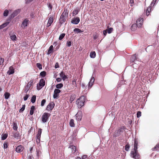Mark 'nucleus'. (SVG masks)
Wrapping results in <instances>:
<instances>
[{
	"instance_id": "nucleus-57",
	"label": "nucleus",
	"mask_w": 159,
	"mask_h": 159,
	"mask_svg": "<svg viewBox=\"0 0 159 159\" xmlns=\"http://www.w3.org/2000/svg\"><path fill=\"white\" fill-rule=\"evenodd\" d=\"M71 42L70 41H67L66 43V46L68 47H70L71 46Z\"/></svg>"
},
{
	"instance_id": "nucleus-31",
	"label": "nucleus",
	"mask_w": 159,
	"mask_h": 159,
	"mask_svg": "<svg viewBox=\"0 0 159 159\" xmlns=\"http://www.w3.org/2000/svg\"><path fill=\"white\" fill-rule=\"evenodd\" d=\"M40 137L41 135L37 134L36 141L37 143H39L40 141Z\"/></svg>"
},
{
	"instance_id": "nucleus-14",
	"label": "nucleus",
	"mask_w": 159,
	"mask_h": 159,
	"mask_svg": "<svg viewBox=\"0 0 159 159\" xmlns=\"http://www.w3.org/2000/svg\"><path fill=\"white\" fill-rule=\"evenodd\" d=\"M139 141L137 139H135L134 141V148L133 149L134 150H138V146Z\"/></svg>"
},
{
	"instance_id": "nucleus-35",
	"label": "nucleus",
	"mask_w": 159,
	"mask_h": 159,
	"mask_svg": "<svg viewBox=\"0 0 159 159\" xmlns=\"http://www.w3.org/2000/svg\"><path fill=\"white\" fill-rule=\"evenodd\" d=\"M4 96L5 97V98L6 99H7L9 98L10 96V94L9 93L6 92L4 93Z\"/></svg>"
},
{
	"instance_id": "nucleus-62",
	"label": "nucleus",
	"mask_w": 159,
	"mask_h": 159,
	"mask_svg": "<svg viewBox=\"0 0 159 159\" xmlns=\"http://www.w3.org/2000/svg\"><path fill=\"white\" fill-rule=\"evenodd\" d=\"M94 81V77H91V80H90V81L91 82H92L93 83Z\"/></svg>"
},
{
	"instance_id": "nucleus-47",
	"label": "nucleus",
	"mask_w": 159,
	"mask_h": 159,
	"mask_svg": "<svg viewBox=\"0 0 159 159\" xmlns=\"http://www.w3.org/2000/svg\"><path fill=\"white\" fill-rule=\"evenodd\" d=\"M121 134V133H119V132H118V130L116 131L114 133L115 136L116 137L118 136Z\"/></svg>"
},
{
	"instance_id": "nucleus-26",
	"label": "nucleus",
	"mask_w": 159,
	"mask_h": 159,
	"mask_svg": "<svg viewBox=\"0 0 159 159\" xmlns=\"http://www.w3.org/2000/svg\"><path fill=\"white\" fill-rule=\"evenodd\" d=\"M35 110V107L34 106H32L30 109V115H32L33 114L34 111Z\"/></svg>"
},
{
	"instance_id": "nucleus-20",
	"label": "nucleus",
	"mask_w": 159,
	"mask_h": 159,
	"mask_svg": "<svg viewBox=\"0 0 159 159\" xmlns=\"http://www.w3.org/2000/svg\"><path fill=\"white\" fill-rule=\"evenodd\" d=\"M60 77L62 78L63 80H64L66 79L67 78V76L65 75V74L63 71L61 72L60 74Z\"/></svg>"
},
{
	"instance_id": "nucleus-9",
	"label": "nucleus",
	"mask_w": 159,
	"mask_h": 159,
	"mask_svg": "<svg viewBox=\"0 0 159 159\" xmlns=\"http://www.w3.org/2000/svg\"><path fill=\"white\" fill-rule=\"evenodd\" d=\"M61 92V90L58 89H55L53 95V98H58L59 93Z\"/></svg>"
},
{
	"instance_id": "nucleus-50",
	"label": "nucleus",
	"mask_w": 159,
	"mask_h": 159,
	"mask_svg": "<svg viewBox=\"0 0 159 159\" xmlns=\"http://www.w3.org/2000/svg\"><path fill=\"white\" fill-rule=\"evenodd\" d=\"M16 37L15 35H13L11 36V39L12 40H16Z\"/></svg>"
},
{
	"instance_id": "nucleus-54",
	"label": "nucleus",
	"mask_w": 159,
	"mask_h": 159,
	"mask_svg": "<svg viewBox=\"0 0 159 159\" xmlns=\"http://www.w3.org/2000/svg\"><path fill=\"white\" fill-rule=\"evenodd\" d=\"M30 96V95L29 94H26L24 97V101H26V100Z\"/></svg>"
},
{
	"instance_id": "nucleus-51",
	"label": "nucleus",
	"mask_w": 159,
	"mask_h": 159,
	"mask_svg": "<svg viewBox=\"0 0 159 159\" xmlns=\"http://www.w3.org/2000/svg\"><path fill=\"white\" fill-rule=\"evenodd\" d=\"M4 59L3 58L0 57V65L3 64L4 61Z\"/></svg>"
},
{
	"instance_id": "nucleus-46",
	"label": "nucleus",
	"mask_w": 159,
	"mask_h": 159,
	"mask_svg": "<svg viewBox=\"0 0 159 159\" xmlns=\"http://www.w3.org/2000/svg\"><path fill=\"white\" fill-rule=\"evenodd\" d=\"M36 66L40 70L42 69V66L41 64L39 63H37L36 64Z\"/></svg>"
},
{
	"instance_id": "nucleus-19",
	"label": "nucleus",
	"mask_w": 159,
	"mask_h": 159,
	"mask_svg": "<svg viewBox=\"0 0 159 159\" xmlns=\"http://www.w3.org/2000/svg\"><path fill=\"white\" fill-rule=\"evenodd\" d=\"M80 9L79 7H77L74 9L73 12V16H74L78 14L79 12L80 11Z\"/></svg>"
},
{
	"instance_id": "nucleus-3",
	"label": "nucleus",
	"mask_w": 159,
	"mask_h": 159,
	"mask_svg": "<svg viewBox=\"0 0 159 159\" xmlns=\"http://www.w3.org/2000/svg\"><path fill=\"white\" fill-rule=\"evenodd\" d=\"M130 157L135 159H139L140 155L138 153V150H134L132 149L130 153Z\"/></svg>"
},
{
	"instance_id": "nucleus-36",
	"label": "nucleus",
	"mask_w": 159,
	"mask_h": 159,
	"mask_svg": "<svg viewBox=\"0 0 159 159\" xmlns=\"http://www.w3.org/2000/svg\"><path fill=\"white\" fill-rule=\"evenodd\" d=\"M46 72L44 71L41 72L40 74V76H41L43 77H44L46 76Z\"/></svg>"
},
{
	"instance_id": "nucleus-7",
	"label": "nucleus",
	"mask_w": 159,
	"mask_h": 159,
	"mask_svg": "<svg viewBox=\"0 0 159 159\" xmlns=\"http://www.w3.org/2000/svg\"><path fill=\"white\" fill-rule=\"evenodd\" d=\"M33 82V80H30V82H28L27 85L26 86H25V93H27V92L29 90L30 88V87L32 85Z\"/></svg>"
},
{
	"instance_id": "nucleus-13",
	"label": "nucleus",
	"mask_w": 159,
	"mask_h": 159,
	"mask_svg": "<svg viewBox=\"0 0 159 159\" xmlns=\"http://www.w3.org/2000/svg\"><path fill=\"white\" fill-rule=\"evenodd\" d=\"M53 15L50 17L47 25V27H48L51 25L52 24L53 22Z\"/></svg>"
},
{
	"instance_id": "nucleus-12",
	"label": "nucleus",
	"mask_w": 159,
	"mask_h": 159,
	"mask_svg": "<svg viewBox=\"0 0 159 159\" xmlns=\"http://www.w3.org/2000/svg\"><path fill=\"white\" fill-rule=\"evenodd\" d=\"M76 117L77 120L78 121L81 120L82 118V113L80 111L78 112L76 115Z\"/></svg>"
},
{
	"instance_id": "nucleus-60",
	"label": "nucleus",
	"mask_w": 159,
	"mask_h": 159,
	"mask_svg": "<svg viewBox=\"0 0 159 159\" xmlns=\"http://www.w3.org/2000/svg\"><path fill=\"white\" fill-rule=\"evenodd\" d=\"M30 16L32 18H33L34 17V13L32 12L30 14Z\"/></svg>"
},
{
	"instance_id": "nucleus-11",
	"label": "nucleus",
	"mask_w": 159,
	"mask_h": 159,
	"mask_svg": "<svg viewBox=\"0 0 159 159\" xmlns=\"http://www.w3.org/2000/svg\"><path fill=\"white\" fill-rule=\"evenodd\" d=\"M80 21V19L79 17L73 18L71 21V23L75 24H77Z\"/></svg>"
},
{
	"instance_id": "nucleus-1",
	"label": "nucleus",
	"mask_w": 159,
	"mask_h": 159,
	"mask_svg": "<svg viewBox=\"0 0 159 159\" xmlns=\"http://www.w3.org/2000/svg\"><path fill=\"white\" fill-rule=\"evenodd\" d=\"M68 12L67 9H65L62 13L61 15L59 23L61 24L66 20V18L68 16Z\"/></svg>"
},
{
	"instance_id": "nucleus-10",
	"label": "nucleus",
	"mask_w": 159,
	"mask_h": 159,
	"mask_svg": "<svg viewBox=\"0 0 159 159\" xmlns=\"http://www.w3.org/2000/svg\"><path fill=\"white\" fill-rule=\"evenodd\" d=\"M29 22V21L27 18L25 19L22 22L21 27L23 28H24L25 27L27 26Z\"/></svg>"
},
{
	"instance_id": "nucleus-6",
	"label": "nucleus",
	"mask_w": 159,
	"mask_h": 159,
	"mask_svg": "<svg viewBox=\"0 0 159 159\" xmlns=\"http://www.w3.org/2000/svg\"><path fill=\"white\" fill-rule=\"evenodd\" d=\"M54 106L55 104L54 102H51L47 105L46 108V110L48 111H51L54 107Z\"/></svg>"
},
{
	"instance_id": "nucleus-64",
	"label": "nucleus",
	"mask_w": 159,
	"mask_h": 159,
	"mask_svg": "<svg viewBox=\"0 0 159 159\" xmlns=\"http://www.w3.org/2000/svg\"><path fill=\"white\" fill-rule=\"evenodd\" d=\"M103 34L105 36L106 35L107 33V30H105L103 31Z\"/></svg>"
},
{
	"instance_id": "nucleus-21",
	"label": "nucleus",
	"mask_w": 159,
	"mask_h": 159,
	"mask_svg": "<svg viewBox=\"0 0 159 159\" xmlns=\"http://www.w3.org/2000/svg\"><path fill=\"white\" fill-rule=\"evenodd\" d=\"M53 46L52 45H51L50 47H49V49L48 50V52L47 53V54L48 55H49L50 53H51L53 52Z\"/></svg>"
},
{
	"instance_id": "nucleus-63",
	"label": "nucleus",
	"mask_w": 159,
	"mask_h": 159,
	"mask_svg": "<svg viewBox=\"0 0 159 159\" xmlns=\"http://www.w3.org/2000/svg\"><path fill=\"white\" fill-rule=\"evenodd\" d=\"M87 155H84L82 157V159H85L87 158Z\"/></svg>"
},
{
	"instance_id": "nucleus-15",
	"label": "nucleus",
	"mask_w": 159,
	"mask_h": 159,
	"mask_svg": "<svg viewBox=\"0 0 159 159\" xmlns=\"http://www.w3.org/2000/svg\"><path fill=\"white\" fill-rule=\"evenodd\" d=\"M24 149V147L21 145H19L18 146L16 149V151L20 153L23 151Z\"/></svg>"
},
{
	"instance_id": "nucleus-30",
	"label": "nucleus",
	"mask_w": 159,
	"mask_h": 159,
	"mask_svg": "<svg viewBox=\"0 0 159 159\" xmlns=\"http://www.w3.org/2000/svg\"><path fill=\"white\" fill-rule=\"evenodd\" d=\"M74 31L76 33H80L83 32V31H81L80 29L78 28H76L74 29Z\"/></svg>"
},
{
	"instance_id": "nucleus-48",
	"label": "nucleus",
	"mask_w": 159,
	"mask_h": 159,
	"mask_svg": "<svg viewBox=\"0 0 159 159\" xmlns=\"http://www.w3.org/2000/svg\"><path fill=\"white\" fill-rule=\"evenodd\" d=\"M8 146V143L7 142H5L3 144V148L4 149L7 148Z\"/></svg>"
},
{
	"instance_id": "nucleus-40",
	"label": "nucleus",
	"mask_w": 159,
	"mask_h": 159,
	"mask_svg": "<svg viewBox=\"0 0 159 159\" xmlns=\"http://www.w3.org/2000/svg\"><path fill=\"white\" fill-rule=\"evenodd\" d=\"M77 79L75 78L74 79L72 82V84L74 85L75 87H76L77 85L76 84V81Z\"/></svg>"
},
{
	"instance_id": "nucleus-4",
	"label": "nucleus",
	"mask_w": 159,
	"mask_h": 159,
	"mask_svg": "<svg viewBox=\"0 0 159 159\" xmlns=\"http://www.w3.org/2000/svg\"><path fill=\"white\" fill-rule=\"evenodd\" d=\"M51 116V114L48 112H44L42 115L41 120L43 122L45 123L48 120V118Z\"/></svg>"
},
{
	"instance_id": "nucleus-37",
	"label": "nucleus",
	"mask_w": 159,
	"mask_h": 159,
	"mask_svg": "<svg viewBox=\"0 0 159 159\" xmlns=\"http://www.w3.org/2000/svg\"><path fill=\"white\" fill-rule=\"evenodd\" d=\"M7 134H5L2 135V140H4L7 139Z\"/></svg>"
},
{
	"instance_id": "nucleus-55",
	"label": "nucleus",
	"mask_w": 159,
	"mask_h": 159,
	"mask_svg": "<svg viewBox=\"0 0 159 159\" xmlns=\"http://www.w3.org/2000/svg\"><path fill=\"white\" fill-rule=\"evenodd\" d=\"M141 115V112L140 111H138L137 113V116L138 118Z\"/></svg>"
},
{
	"instance_id": "nucleus-17",
	"label": "nucleus",
	"mask_w": 159,
	"mask_h": 159,
	"mask_svg": "<svg viewBox=\"0 0 159 159\" xmlns=\"http://www.w3.org/2000/svg\"><path fill=\"white\" fill-rule=\"evenodd\" d=\"M20 12V9H18L17 10L15 11L11 15V18H13L15 16H16Z\"/></svg>"
},
{
	"instance_id": "nucleus-33",
	"label": "nucleus",
	"mask_w": 159,
	"mask_h": 159,
	"mask_svg": "<svg viewBox=\"0 0 159 159\" xmlns=\"http://www.w3.org/2000/svg\"><path fill=\"white\" fill-rule=\"evenodd\" d=\"M69 124L70 126L71 127H74L75 126V124L73 119H72L70 120Z\"/></svg>"
},
{
	"instance_id": "nucleus-42",
	"label": "nucleus",
	"mask_w": 159,
	"mask_h": 159,
	"mask_svg": "<svg viewBox=\"0 0 159 159\" xmlns=\"http://www.w3.org/2000/svg\"><path fill=\"white\" fill-rule=\"evenodd\" d=\"M46 102V100L45 99H43L41 102V106L42 107H43L44 106L45 104V103Z\"/></svg>"
},
{
	"instance_id": "nucleus-41",
	"label": "nucleus",
	"mask_w": 159,
	"mask_h": 159,
	"mask_svg": "<svg viewBox=\"0 0 159 159\" xmlns=\"http://www.w3.org/2000/svg\"><path fill=\"white\" fill-rule=\"evenodd\" d=\"M65 33H62L60 34L59 36V40H61L65 37Z\"/></svg>"
},
{
	"instance_id": "nucleus-45",
	"label": "nucleus",
	"mask_w": 159,
	"mask_h": 159,
	"mask_svg": "<svg viewBox=\"0 0 159 159\" xmlns=\"http://www.w3.org/2000/svg\"><path fill=\"white\" fill-rule=\"evenodd\" d=\"M9 11L8 10H5L3 13V16H8Z\"/></svg>"
},
{
	"instance_id": "nucleus-59",
	"label": "nucleus",
	"mask_w": 159,
	"mask_h": 159,
	"mask_svg": "<svg viewBox=\"0 0 159 159\" xmlns=\"http://www.w3.org/2000/svg\"><path fill=\"white\" fill-rule=\"evenodd\" d=\"M98 36L97 34H96L94 35L93 36V39L95 40V39H97L98 38Z\"/></svg>"
},
{
	"instance_id": "nucleus-44",
	"label": "nucleus",
	"mask_w": 159,
	"mask_h": 159,
	"mask_svg": "<svg viewBox=\"0 0 159 159\" xmlns=\"http://www.w3.org/2000/svg\"><path fill=\"white\" fill-rule=\"evenodd\" d=\"M130 146L129 144H127L125 146V150L126 151H128L129 149Z\"/></svg>"
},
{
	"instance_id": "nucleus-53",
	"label": "nucleus",
	"mask_w": 159,
	"mask_h": 159,
	"mask_svg": "<svg viewBox=\"0 0 159 159\" xmlns=\"http://www.w3.org/2000/svg\"><path fill=\"white\" fill-rule=\"evenodd\" d=\"M113 30L112 28H109L107 30V32L109 34H110L112 32Z\"/></svg>"
},
{
	"instance_id": "nucleus-25",
	"label": "nucleus",
	"mask_w": 159,
	"mask_h": 159,
	"mask_svg": "<svg viewBox=\"0 0 159 159\" xmlns=\"http://www.w3.org/2000/svg\"><path fill=\"white\" fill-rule=\"evenodd\" d=\"M9 22H7L6 23L3 24L1 25H0V30L4 28V27L7 26L9 24Z\"/></svg>"
},
{
	"instance_id": "nucleus-56",
	"label": "nucleus",
	"mask_w": 159,
	"mask_h": 159,
	"mask_svg": "<svg viewBox=\"0 0 159 159\" xmlns=\"http://www.w3.org/2000/svg\"><path fill=\"white\" fill-rule=\"evenodd\" d=\"M124 129V127H123V128H121L120 129L118 130V132H119V133H122L123 132V130Z\"/></svg>"
},
{
	"instance_id": "nucleus-23",
	"label": "nucleus",
	"mask_w": 159,
	"mask_h": 159,
	"mask_svg": "<svg viewBox=\"0 0 159 159\" xmlns=\"http://www.w3.org/2000/svg\"><path fill=\"white\" fill-rule=\"evenodd\" d=\"M12 126H13V129L14 130H17V129H18V126H17V124L16 123V122H13V123H12Z\"/></svg>"
},
{
	"instance_id": "nucleus-18",
	"label": "nucleus",
	"mask_w": 159,
	"mask_h": 159,
	"mask_svg": "<svg viewBox=\"0 0 159 159\" xmlns=\"http://www.w3.org/2000/svg\"><path fill=\"white\" fill-rule=\"evenodd\" d=\"M69 148L70 149L72 153H74L76 152V147L75 146L73 145H70L69 147Z\"/></svg>"
},
{
	"instance_id": "nucleus-38",
	"label": "nucleus",
	"mask_w": 159,
	"mask_h": 159,
	"mask_svg": "<svg viewBox=\"0 0 159 159\" xmlns=\"http://www.w3.org/2000/svg\"><path fill=\"white\" fill-rule=\"evenodd\" d=\"M36 95H33L31 98V102L32 103H34L36 101Z\"/></svg>"
},
{
	"instance_id": "nucleus-27",
	"label": "nucleus",
	"mask_w": 159,
	"mask_h": 159,
	"mask_svg": "<svg viewBox=\"0 0 159 159\" xmlns=\"http://www.w3.org/2000/svg\"><path fill=\"white\" fill-rule=\"evenodd\" d=\"M13 136L15 138L18 139L19 138H20L19 133L18 132L15 133L13 134Z\"/></svg>"
},
{
	"instance_id": "nucleus-43",
	"label": "nucleus",
	"mask_w": 159,
	"mask_h": 159,
	"mask_svg": "<svg viewBox=\"0 0 159 159\" xmlns=\"http://www.w3.org/2000/svg\"><path fill=\"white\" fill-rule=\"evenodd\" d=\"M25 105H24L22 106V108L20 110L19 112H22L25 110Z\"/></svg>"
},
{
	"instance_id": "nucleus-2",
	"label": "nucleus",
	"mask_w": 159,
	"mask_h": 159,
	"mask_svg": "<svg viewBox=\"0 0 159 159\" xmlns=\"http://www.w3.org/2000/svg\"><path fill=\"white\" fill-rule=\"evenodd\" d=\"M85 100V98L84 96H81L77 100V104L79 108H81L84 105Z\"/></svg>"
},
{
	"instance_id": "nucleus-5",
	"label": "nucleus",
	"mask_w": 159,
	"mask_h": 159,
	"mask_svg": "<svg viewBox=\"0 0 159 159\" xmlns=\"http://www.w3.org/2000/svg\"><path fill=\"white\" fill-rule=\"evenodd\" d=\"M45 81L43 79H41L39 83L37 84V88L38 90H40L45 85Z\"/></svg>"
},
{
	"instance_id": "nucleus-24",
	"label": "nucleus",
	"mask_w": 159,
	"mask_h": 159,
	"mask_svg": "<svg viewBox=\"0 0 159 159\" xmlns=\"http://www.w3.org/2000/svg\"><path fill=\"white\" fill-rule=\"evenodd\" d=\"M152 9V6H149L148 7V8L146 10V14L147 16H148L149 15L150 12Z\"/></svg>"
},
{
	"instance_id": "nucleus-52",
	"label": "nucleus",
	"mask_w": 159,
	"mask_h": 159,
	"mask_svg": "<svg viewBox=\"0 0 159 159\" xmlns=\"http://www.w3.org/2000/svg\"><path fill=\"white\" fill-rule=\"evenodd\" d=\"M93 83L89 81L88 84V88L89 89H90L92 86L93 85Z\"/></svg>"
},
{
	"instance_id": "nucleus-29",
	"label": "nucleus",
	"mask_w": 159,
	"mask_h": 159,
	"mask_svg": "<svg viewBox=\"0 0 159 159\" xmlns=\"http://www.w3.org/2000/svg\"><path fill=\"white\" fill-rule=\"evenodd\" d=\"M136 59V54L133 55L131 58L130 60L132 62H134Z\"/></svg>"
},
{
	"instance_id": "nucleus-28",
	"label": "nucleus",
	"mask_w": 159,
	"mask_h": 159,
	"mask_svg": "<svg viewBox=\"0 0 159 159\" xmlns=\"http://www.w3.org/2000/svg\"><path fill=\"white\" fill-rule=\"evenodd\" d=\"M90 57L91 58H94L96 56V52L94 51L91 52L90 53Z\"/></svg>"
},
{
	"instance_id": "nucleus-58",
	"label": "nucleus",
	"mask_w": 159,
	"mask_h": 159,
	"mask_svg": "<svg viewBox=\"0 0 159 159\" xmlns=\"http://www.w3.org/2000/svg\"><path fill=\"white\" fill-rule=\"evenodd\" d=\"M42 129H39V130L38 132V134H37V135H41V133H42Z\"/></svg>"
},
{
	"instance_id": "nucleus-32",
	"label": "nucleus",
	"mask_w": 159,
	"mask_h": 159,
	"mask_svg": "<svg viewBox=\"0 0 159 159\" xmlns=\"http://www.w3.org/2000/svg\"><path fill=\"white\" fill-rule=\"evenodd\" d=\"M137 26V25L135 24L132 25L131 27V30L132 31L135 30L136 29Z\"/></svg>"
},
{
	"instance_id": "nucleus-49",
	"label": "nucleus",
	"mask_w": 159,
	"mask_h": 159,
	"mask_svg": "<svg viewBox=\"0 0 159 159\" xmlns=\"http://www.w3.org/2000/svg\"><path fill=\"white\" fill-rule=\"evenodd\" d=\"M48 6L49 9L52 11V6L50 3H48Z\"/></svg>"
},
{
	"instance_id": "nucleus-61",
	"label": "nucleus",
	"mask_w": 159,
	"mask_h": 159,
	"mask_svg": "<svg viewBox=\"0 0 159 159\" xmlns=\"http://www.w3.org/2000/svg\"><path fill=\"white\" fill-rule=\"evenodd\" d=\"M130 3L131 4L130 6L132 7L134 3V0H130Z\"/></svg>"
},
{
	"instance_id": "nucleus-8",
	"label": "nucleus",
	"mask_w": 159,
	"mask_h": 159,
	"mask_svg": "<svg viewBox=\"0 0 159 159\" xmlns=\"http://www.w3.org/2000/svg\"><path fill=\"white\" fill-rule=\"evenodd\" d=\"M143 21V18H139L137 19L136 21L137 24H136L138 27H142Z\"/></svg>"
},
{
	"instance_id": "nucleus-16",
	"label": "nucleus",
	"mask_w": 159,
	"mask_h": 159,
	"mask_svg": "<svg viewBox=\"0 0 159 159\" xmlns=\"http://www.w3.org/2000/svg\"><path fill=\"white\" fill-rule=\"evenodd\" d=\"M14 69L12 66H11L9 68V70L7 71V74L10 75L13 74L14 73Z\"/></svg>"
},
{
	"instance_id": "nucleus-22",
	"label": "nucleus",
	"mask_w": 159,
	"mask_h": 159,
	"mask_svg": "<svg viewBox=\"0 0 159 159\" xmlns=\"http://www.w3.org/2000/svg\"><path fill=\"white\" fill-rule=\"evenodd\" d=\"M75 98L76 95L75 94L71 95L70 99V102L71 103L75 99Z\"/></svg>"
},
{
	"instance_id": "nucleus-34",
	"label": "nucleus",
	"mask_w": 159,
	"mask_h": 159,
	"mask_svg": "<svg viewBox=\"0 0 159 159\" xmlns=\"http://www.w3.org/2000/svg\"><path fill=\"white\" fill-rule=\"evenodd\" d=\"M159 149V143L157 144L154 148H153L152 150L153 151H156Z\"/></svg>"
},
{
	"instance_id": "nucleus-39",
	"label": "nucleus",
	"mask_w": 159,
	"mask_h": 159,
	"mask_svg": "<svg viewBox=\"0 0 159 159\" xmlns=\"http://www.w3.org/2000/svg\"><path fill=\"white\" fill-rule=\"evenodd\" d=\"M63 86V84L62 83H60L56 85V87L57 89H61Z\"/></svg>"
}]
</instances>
